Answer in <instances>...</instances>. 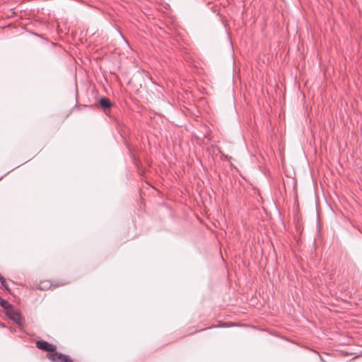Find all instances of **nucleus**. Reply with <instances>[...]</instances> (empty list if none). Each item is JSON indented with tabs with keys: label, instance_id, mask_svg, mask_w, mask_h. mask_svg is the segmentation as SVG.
Instances as JSON below:
<instances>
[{
	"label": "nucleus",
	"instance_id": "obj_1",
	"mask_svg": "<svg viewBox=\"0 0 362 362\" xmlns=\"http://www.w3.org/2000/svg\"><path fill=\"white\" fill-rule=\"evenodd\" d=\"M47 358L52 362H73L69 356L57 351L47 354Z\"/></svg>",
	"mask_w": 362,
	"mask_h": 362
},
{
	"label": "nucleus",
	"instance_id": "obj_7",
	"mask_svg": "<svg viewBox=\"0 0 362 362\" xmlns=\"http://www.w3.org/2000/svg\"><path fill=\"white\" fill-rule=\"evenodd\" d=\"M50 287V285L48 283H41L40 284V288L42 290H45Z\"/></svg>",
	"mask_w": 362,
	"mask_h": 362
},
{
	"label": "nucleus",
	"instance_id": "obj_3",
	"mask_svg": "<svg viewBox=\"0 0 362 362\" xmlns=\"http://www.w3.org/2000/svg\"><path fill=\"white\" fill-rule=\"evenodd\" d=\"M8 317L12 320L13 322H15L18 325H22L23 323V319L21 317V315L17 313V312H11L10 313H8Z\"/></svg>",
	"mask_w": 362,
	"mask_h": 362
},
{
	"label": "nucleus",
	"instance_id": "obj_4",
	"mask_svg": "<svg viewBox=\"0 0 362 362\" xmlns=\"http://www.w3.org/2000/svg\"><path fill=\"white\" fill-rule=\"evenodd\" d=\"M100 106L105 109L110 108L112 106L110 100L107 98H101L99 100Z\"/></svg>",
	"mask_w": 362,
	"mask_h": 362
},
{
	"label": "nucleus",
	"instance_id": "obj_2",
	"mask_svg": "<svg viewBox=\"0 0 362 362\" xmlns=\"http://www.w3.org/2000/svg\"><path fill=\"white\" fill-rule=\"evenodd\" d=\"M36 346L39 349L46 351H52L55 352L57 346L52 344H49V342L43 340H39L36 342Z\"/></svg>",
	"mask_w": 362,
	"mask_h": 362
},
{
	"label": "nucleus",
	"instance_id": "obj_6",
	"mask_svg": "<svg viewBox=\"0 0 362 362\" xmlns=\"http://www.w3.org/2000/svg\"><path fill=\"white\" fill-rule=\"evenodd\" d=\"M0 282L2 286L6 289L8 290V286L6 284V279L0 274Z\"/></svg>",
	"mask_w": 362,
	"mask_h": 362
},
{
	"label": "nucleus",
	"instance_id": "obj_5",
	"mask_svg": "<svg viewBox=\"0 0 362 362\" xmlns=\"http://www.w3.org/2000/svg\"><path fill=\"white\" fill-rule=\"evenodd\" d=\"M0 306L6 310H8L12 307L11 305L7 300H4L1 296H0Z\"/></svg>",
	"mask_w": 362,
	"mask_h": 362
}]
</instances>
